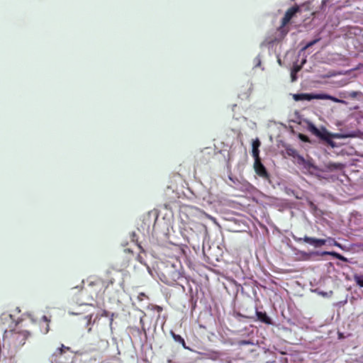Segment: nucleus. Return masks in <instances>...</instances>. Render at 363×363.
I'll return each mask as SVG.
<instances>
[{
    "instance_id": "1",
    "label": "nucleus",
    "mask_w": 363,
    "mask_h": 363,
    "mask_svg": "<svg viewBox=\"0 0 363 363\" xmlns=\"http://www.w3.org/2000/svg\"><path fill=\"white\" fill-rule=\"evenodd\" d=\"M293 99L296 101H311L312 99H328L334 102H340V100L326 94H295Z\"/></svg>"
},
{
    "instance_id": "2",
    "label": "nucleus",
    "mask_w": 363,
    "mask_h": 363,
    "mask_svg": "<svg viewBox=\"0 0 363 363\" xmlns=\"http://www.w3.org/2000/svg\"><path fill=\"white\" fill-rule=\"evenodd\" d=\"M294 239L297 242H306L308 243L315 247H320L323 245H325L327 241H331L333 242L334 245L340 246V244H338L333 238L329 237L327 239H319L315 238H311L308 236H304L303 238H296L294 237Z\"/></svg>"
},
{
    "instance_id": "3",
    "label": "nucleus",
    "mask_w": 363,
    "mask_h": 363,
    "mask_svg": "<svg viewBox=\"0 0 363 363\" xmlns=\"http://www.w3.org/2000/svg\"><path fill=\"white\" fill-rule=\"evenodd\" d=\"M298 11L299 7L298 6H292L286 11L284 16L281 20V24L278 28V30L280 31L283 35H285L287 34L289 30L286 29L285 26L290 22L291 18Z\"/></svg>"
},
{
    "instance_id": "4",
    "label": "nucleus",
    "mask_w": 363,
    "mask_h": 363,
    "mask_svg": "<svg viewBox=\"0 0 363 363\" xmlns=\"http://www.w3.org/2000/svg\"><path fill=\"white\" fill-rule=\"evenodd\" d=\"M286 151L289 156L296 159V162L298 164L302 165L305 169L308 170L313 167L312 162L309 160H305L304 157L300 155L295 149L289 148L286 150Z\"/></svg>"
},
{
    "instance_id": "5",
    "label": "nucleus",
    "mask_w": 363,
    "mask_h": 363,
    "mask_svg": "<svg viewBox=\"0 0 363 363\" xmlns=\"http://www.w3.org/2000/svg\"><path fill=\"white\" fill-rule=\"evenodd\" d=\"M30 333L28 331L14 332L12 333V342L16 347H20L26 343Z\"/></svg>"
},
{
    "instance_id": "6",
    "label": "nucleus",
    "mask_w": 363,
    "mask_h": 363,
    "mask_svg": "<svg viewBox=\"0 0 363 363\" xmlns=\"http://www.w3.org/2000/svg\"><path fill=\"white\" fill-rule=\"evenodd\" d=\"M50 320L46 315H43L38 323H35V325L38 327L37 332L43 334L48 333L50 330Z\"/></svg>"
},
{
    "instance_id": "7",
    "label": "nucleus",
    "mask_w": 363,
    "mask_h": 363,
    "mask_svg": "<svg viewBox=\"0 0 363 363\" xmlns=\"http://www.w3.org/2000/svg\"><path fill=\"white\" fill-rule=\"evenodd\" d=\"M254 168L256 174L264 179L269 178V174L265 167L261 162V160H256L254 163Z\"/></svg>"
},
{
    "instance_id": "8",
    "label": "nucleus",
    "mask_w": 363,
    "mask_h": 363,
    "mask_svg": "<svg viewBox=\"0 0 363 363\" xmlns=\"http://www.w3.org/2000/svg\"><path fill=\"white\" fill-rule=\"evenodd\" d=\"M260 145H261V143L258 138H257L252 141V155L255 159V161L256 160H260L259 156V147H260Z\"/></svg>"
},
{
    "instance_id": "9",
    "label": "nucleus",
    "mask_w": 363,
    "mask_h": 363,
    "mask_svg": "<svg viewBox=\"0 0 363 363\" xmlns=\"http://www.w3.org/2000/svg\"><path fill=\"white\" fill-rule=\"evenodd\" d=\"M256 315L257 319L262 323H264L267 325L272 324V319L268 316L266 312H262L256 310Z\"/></svg>"
},
{
    "instance_id": "10",
    "label": "nucleus",
    "mask_w": 363,
    "mask_h": 363,
    "mask_svg": "<svg viewBox=\"0 0 363 363\" xmlns=\"http://www.w3.org/2000/svg\"><path fill=\"white\" fill-rule=\"evenodd\" d=\"M171 335L174 340L177 342L182 344V347L184 349L189 350V348L186 345V342L184 339L179 335L175 334L174 332L171 331Z\"/></svg>"
},
{
    "instance_id": "11",
    "label": "nucleus",
    "mask_w": 363,
    "mask_h": 363,
    "mask_svg": "<svg viewBox=\"0 0 363 363\" xmlns=\"http://www.w3.org/2000/svg\"><path fill=\"white\" fill-rule=\"evenodd\" d=\"M67 352H71V348L66 347L64 345H61L60 347H58L54 353L56 357H60Z\"/></svg>"
},
{
    "instance_id": "12",
    "label": "nucleus",
    "mask_w": 363,
    "mask_h": 363,
    "mask_svg": "<svg viewBox=\"0 0 363 363\" xmlns=\"http://www.w3.org/2000/svg\"><path fill=\"white\" fill-rule=\"evenodd\" d=\"M354 279L355 282L361 287H363V278L360 275H354Z\"/></svg>"
},
{
    "instance_id": "13",
    "label": "nucleus",
    "mask_w": 363,
    "mask_h": 363,
    "mask_svg": "<svg viewBox=\"0 0 363 363\" xmlns=\"http://www.w3.org/2000/svg\"><path fill=\"white\" fill-rule=\"evenodd\" d=\"M323 255H333V256H334V257H337V258H338L340 259H344L343 257L341 255H340V254H338V253H337L335 252H324L323 253Z\"/></svg>"
},
{
    "instance_id": "14",
    "label": "nucleus",
    "mask_w": 363,
    "mask_h": 363,
    "mask_svg": "<svg viewBox=\"0 0 363 363\" xmlns=\"http://www.w3.org/2000/svg\"><path fill=\"white\" fill-rule=\"evenodd\" d=\"M136 237H137V236H136L135 233H134V232H133V233H132V240H133V242H135V241L136 242V245H138V247L141 250V252H144V250L143 249L142 246L140 245V243H138V239H137V238H136Z\"/></svg>"
},
{
    "instance_id": "15",
    "label": "nucleus",
    "mask_w": 363,
    "mask_h": 363,
    "mask_svg": "<svg viewBox=\"0 0 363 363\" xmlns=\"http://www.w3.org/2000/svg\"><path fill=\"white\" fill-rule=\"evenodd\" d=\"M143 313V315L140 317V323L141 325V328L142 329L145 331V322H144V318L145 316L146 315L145 313Z\"/></svg>"
},
{
    "instance_id": "16",
    "label": "nucleus",
    "mask_w": 363,
    "mask_h": 363,
    "mask_svg": "<svg viewBox=\"0 0 363 363\" xmlns=\"http://www.w3.org/2000/svg\"><path fill=\"white\" fill-rule=\"evenodd\" d=\"M92 316H93L92 314H89V315H87L86 316H85V319L86 320L87 325H91V320H92Z\"/></svg>"
},
{
    "instance_id": "17",
    "label": "nucleus",
    "mask_w": 363,
    "mask_h": 363,
    "mask_svg": "<svg viewBox=\"0 0 363 363\" xmlns=\"http://www.w3.org/2000/svg\"><path fill=\"white\" fill-rule=\"evenodd\" d=\"M318 40H319L318 39H315L314 40H312V41L308 43L307 45H306V48L311 47L312 45L315 44Z\"/></svg>"
},
{
    "instance_id": "18",
    "label": "nucleus",
    "mask_w": 363,
    "mask_h": 363,
    "mask_svg": "<svg viewBox=\"0 0 363 363\" xmlns=\"http://www.w3.org/2000/svg\"><path fill=\"white\" fill-rule=\"evenodd\" d=\"M194 209H195L194 208H193L191 206H185L183 207V210L185 211H192Z\"/></svg>"
},
{
    "instance_id": "19",
    "label": "nucleus",
    "mask_w": 363,
    "mask_h": 363,
    "mask_svg": "<svg viewBox=\"0 0 363 363\" xmlns=\"http://www.w3.org/2000/svg\"><path fill=\"white\" fill-rule=\"evenodd\" d=\"M164 281L167 284H168V285H173V284H174V282L175 281V280H172V281H171V280L165 279V280H164Z\"/></svg>"
},
{
    "instance_id": "20",
    "label": "nucleus",
    "mask_w": 363,
    "mask_h": 363,
    "mask_svg": "<svg viewBox=\"0 0 363 363\" xmlns=\"http://www.w3.org/2000/svg\"><path fill=\"white\" fill-rule=\"evenodd\" d=\"M291 79L293 82L296 79V72L294 71L291 72Z\"/></svg>"
},
{
    "instance_id": "21",
    "label": "nucleus",
    "mask_w": 363,
    "mask_h": 363,
    "mask_svg": "<svg viewBox=\"0 0 363 363\" xmlns=\"http://www.w3.org/2000/svg\"><path fill=\"white\" fill-rule=\"evenodd\" d=\"M124 252H128V253H130V254H131V255H133V250H130V249H129V248L125 249V250H124Z\"/></svg>"
},
{
    "instance_id": "22",
    "label": "nucleus",
    "mask_w": 363,
    "mask_h": 363,
    "mask_svg": "<svg viewBox=\"0 0 363 363\" xmlns=\"http://www.w3.org/2000/svg\"><path fill=\"white\" fill-rule=\"evenodd\" d=\"M155 308L157 309V311L160 313L162 311V308L159 306H155Z\"/></svg>"
},
{
    "instance_id": "23",
    "label": "nucleus",
    "mask_w": 363,
    "mask_h": 363,
    "mask_svg": "<svg viewBox=\"0 0 363 363\" xmlns=\"http://www.w3.org/2000/svg\"><path fill=\"white\" fill-rule=\"evenodd\" d=\"M300 69H301L300 67H296L294 68V72L296 73L297 72H298L300 70Z\"/></svg>"
},
{
    "instance_id": "24",
    "label": "nucleus",
    "mask_w": 363,
    "mask_h": 363,
    "mask_svg": "<svg viewBox=\"0 0 363 363\" xmlns=\"http://www.w3.org/2000/svg\"><path fill=\"white\" fill-rule=\"evenodd\" d=\"M109 283H110V284H113L114 283V280H113V279H111V280L109 281Z\"/></svg>"
},
{
    "instance_id": "25",
    "label": "nucleus",
    "mask_w": 363,
    "mask_h": 363,
    "mask_svg": "<svg viewBox=\"0 0 363 363\" xmlns=\"http://www.w3.org/2000/svg\"><path fill=\"white\" fill-rule=\"evenodd\" d=\"M339 166H340V164H333V167H334L335 168H337Z\"/></svg>"
},
{
    "instance_id": "26",
    "label": "nucleus",
    "mask_w": 363,
    "mask_h": 363,
    "mask_svg": "<svg viewBox=\"0 0 363 363\" xmlns=\"http://www.w3.org/2000/svg\"><path fill=\"white\" fill-rule=\"evenodd\" d=\"M167 363H173V362H172V360L169 359V360L167 361Z\"/></svg>"
},
{
    "instance_id": "27",
    "label": "nucleus",
    "mask_w": 363,
    "mask_h": 363,
    "mask_svg": "<svg viewBox=\"0 0 363 363\" xmlns=\"http://www.w3.org/2000/svg\"><path fill=\"white\" fill-rule=\"evenodd\" d=\"M339 337L342 338V334L339 333Z\"/></svg>"
},
{
    "instance_id": "28",
    "label": "nucleus",
    "mask_w": 363,
    "mask_h": 363,
    "mask_svg": "<svg viewBox=\"0 0 363 363\" xmlns=\"http://www.w3.org/2000/svg\"><path fill=\"white\" fill-rule=\"evenodd\" d=\"M9 316L10 317V318H12L13 315H9Z\"/></svg>"
},
{
    "instance_id": "29",
    "label": "nucleus",
    "mask_w": 363,
    "mask_h": 363,
    "mask_svg": "<svg viewBox=\"0 0 363 363\" xmlns=\"http://www.w3.org/2000/svg\"><path fill=\"white\" fill-rule=\"evenodd\" d=\"M140 257L138 256V259L140 261Z\"/></svg>"
},
{
    "instance_id": "30",
    "label": "nucleus",
    "mask_w": 363,
    "mask_h": 363,
    "mask_svg": "<svg viewBox=\"0 0 363 363\" xmlns=\"http://www.w3.org/2000/svg\"><path fill=\"white\" fill-rule=\"evenodd\" d=\"M91 328H88V331H91Z\"/></svg>"
}]
</instances>
